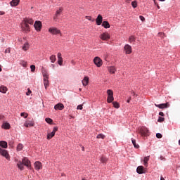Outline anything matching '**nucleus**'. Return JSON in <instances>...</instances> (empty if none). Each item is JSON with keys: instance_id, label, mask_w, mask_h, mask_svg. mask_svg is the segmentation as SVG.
Returning <instances> with one entry per match:
<instances>
[{"instance_id": "f257e3e1", "label": "nucleus", "mask_w": 180, "mask_h": 180, "mask_svg": "<svg viewBox=\"0 0 180 180\" xmlns=\"http://www.w3.org/2000/svg\"><path fill=\"white\" fill-rule=\"evenodd\" d=\"M107 94H108L107 102L108 103H112V102L115 101V98L113 97V91H112L111 89H108L107 91Z\"/></svg>"}, {"instance_id": "f03ea898", "label": "nucleus", "mask_w": 180, "mask_h": 180, "mask_svg": "<svg viewBox=\"0 0 180 180\" xmlns=\"http://www.w3.org/2000/svg\"><path fill=\"white\" fill-rule=\"evenodd\" d=\"M0 154L1 155H2V157H5L8 160V161L11 160V156L9 155V153L7 150L0 148Z\"/></svg>"}, {"instance_id": "7ed1b4c3", "label": "nucleus", "mask_w": 180, "mask_h": 180, "mask_svg": "<svg viewBox=\"0 0 180 180\" xmlns=\"http://www.w3.org/2000/svg\"><path fill=\"white\" fill-rule=\"evenodd\" d=\"M94 63L96 65V67H102V64L103 63L102 62V59H101V58L98 56L94 58Z\"/></svg>"}, {"instance_id": "20e7f679", "label": "nucleus", "mask_w": 180, "mask_h": 180, "mask_svg": "<svg viewBox=\"0 0 180 180\" xmlns=\"http://www.w3.org/2000/svg\"><path fill=\"white\" fill-rule=\"evenodd\" d=\"M100 39L103 41H108L109 39H110V35L108 33V32H105L100 35Z\"/></svg>"}, {"instance_id": "39448f33", "label": "nucleus", "mask_w": 180, "mask_h": 180, "mask_svg": "<svg viewBox=\"0 0 180 180\" xmlns=\"http://www.w3.org/2000/svg\"><path fill=\"white\" fill-rule=\"evenodd\" d=\"M49 32L52 34H60L61 36V31H60V30L57 29L56 27L49 28Z\"/></svg>"}, {"instance_id": "423d86ee", "label": "nucleus", "mask_w": 180, "mask_h": 180, "mask_svg": "<svg viewBox=\"0 0 180 180\" xmlns=\"http://www.w3.org/2000/svg\"><path fill=\"white\" fill-rule=\"evenodd\" d=\"M140 133L141 136H148V129L146 127H143L140 129Z\"/></svg>"}, {"instance_id": "0eeeda50", "label": "nucleus", "mask_w": 180, "mask_h": 180, "mask_svg": "<svg viewBox=\"0 0 180 180\" xmlns=\"http://www.w3.org/2000/svg\"><path fill=\"white\" fill-rule=\"evenodd\" d=\"M155 106H156V108H159V109H167L169 106V103L155 104Z\"/></svg>"}, {"instance_id": "6e6552de", "label": "nucleus", "mask_w": 180, "mask_h": 180, "mask_svg": "<svg viewBox=\"0 0 180 180\" xmlns=\"http://www.w3.org/2000/svg\"><path fill=\"white\" fill-rule=\"evenodd\" d=\"M124 50L126 53V54H131V46L129 45V44H126L124 47Z\"/></svg>"}, {"instance_id": "1a4fd4ad", "label": "nucleus", "mask_w": 180, "mask_h": 180, "mask_svg": "<svg viewBox=\"0 0 180 180\" xmlns=\"http://www.w3.org/2000/svg\"><path fill=\"white\" fill-rule=\"evenodd\" d=\"M34 27L35 28V30L40 32V30H41V22L36 21L34 24Z\"/></svg>"}, {"instance_id": "9d476101", "label": "nucleus", "mask_w": 180, "mask_h": 180, "mask_svg": "<svg viewBox=\"0 0 180 180\" xmlns=\"http://www.w3.org/2000/svg\"><path fill=\"white\" fill-rule=\"evenodd\" d=\"M96 25L98 26H101V25H102V22H103V18L102 17V15H101V14H99L96 19Z\"/></svg>"}, {"instance_id": "9b49d317", "label": "nucleus", "mask_w": 180, "mask_h": 180, "mask_svg": "<svg viewBox=\"0 0 180 180\" xmlns=\"http://www.w3.org/2000/svg\"><path fill=\"white\" fill-rule=\"evenodd\" d=\"M21 162L25 166L27 167V168H30V162L27 158H22Z\"/></svg>"}, {"instance_id": "f8f14e48", "label": "nucleus", "mask_w": 180, "mask_h": 180, "mask_svg": "<svg viewBox=\"0 0 180 180\" xmlns=\"http://www.w3.org/2000/svg\"><path fill=\"white\" fill-rule=\"evenodd\" d=\"M22 30L24 32H26V33H27V32H30V27H29V25L26 22H24L22 24Z\"/></svg>"}, {"instance_id": "ddd939ff", "label": "nucleus", "mask_w": 180, "mask_h": 180, "mask_svg": "<svg viewBox=\"0 0 180 180\" xmlns=\"http://www.w3.org/2000/svg\"><path fill=\"white\" fill-rule=\"evenodd\" d=\"M56 110H63L64 109V105L63 103H58L54 106Z\"/></svg>"}, {"instance_id": "4468645a", "label": "nucleus", "mask_w": 180, "mask_h": 180, "mask_svg": "<svg viewBox=\"0 0 180 180\" xmlns=\"http://www.w3.org/2000/svg\"><path fill=\"white\" fill-rule=\"evenodd\" d=\"M34 168L35 169H37V171H39V169H41V168H43V166L41 165V162H35Z\"/></svg>"}, {"instance_id": "2eb2a0df", "label": "nucleus", "mask_w": 180, "mask_h": 180, "mask_svg": "<svg viewBox=\"0 0 180 180\" xmlns=\"http://www.w3.org/2000/svg\"><path fill=\"white\" fill-rule=\"evenodd\" d=\"M82 82L83 86H86V85H88V84H89V77H84V78L83 79Z\"/></svg>"}, {"instance_id": "dca6fc26", "label": "nucleus", "mask_w": 180, "mask_h": 180, "mask_svg": "<svg viewBox=\"0 0 180 180\" xmlns=\"http://www.w3.org/2000/svg\"><path fill=\"white\" fill-rule=\"evenodd\" d=\"M1 128L4 129L5 130H9V129H11V124L8 122H4L3 123Z\"/></svg>"}, {"instance_id": "f3484780", "label": "nucleus", "mask_w": 180, "mask_h": 180, "mask_svg": "<svg viewBox=\"0 0 180 180\" xmlns=\"http://www.w3.org/2000/svg\"><path fill=\"white\" fill-rule=\"evenodd\" d=\"M0 147H2V148H8V142L5 141H0Z\"/></svg>"}, {"instance_id": "a211bd4d", "label": "nucleus", "mask_w": 180, "mask_h": 180, "mask_svg": "<svg viewBox=\"0 0 180 180\" xmlns=\"http://www.w3.org/2000/svg\"><path fill=\"white\" fill-rule=\"evenodd\" d=\"M136 172L138 174H144V167L139 166L136 169Z\"/></svg>"}, {"instance_id": "6ab92c4d", "label": "nucleus", "mask_w": 180, "mask_h": 180, "mask_svg": "<svg viewBox=\"0 0 180 180\" xmlns=\"http://www.w3.org/2000/svg\"><path fill=\"white\" fill-rule=\"evenodd\" d=\"M19 2H20V0H12L10 2V5H11V6H18V5H19Z\"/></svg>"}, {"instance_id": "aec40b11", "label": "nucleus", "mask_w": 180, "mask_h": 180, "mask_svg": "<svg viewBox=\"0 0 180 180\" xmlns=\"http://www.w3.org/2000/svg\"><path fill=\"white\" fill-rule=\"evenodd\" d=\"M108 70L110 74H115L116 72V68L113 66L108 67Z\"/></svg>"}, {"instance_id": "412c9836", "label": "nucleus", "mask_w": 180, "mask_h": 180, "mask_svg": "<svg viewBox=\"0 0 180 180\" xmlns=\"http://www.w3.org/2000/svg\"><path fill=\"white\" fill-rule=\"evenodd\" d=\"M102 26L105 29H109V27H110V24H109V22L108 21H103L102 23Z\"/></svg>"}, {"instance_id": "4be33fe9", "label": "nucleus", "mask_w": 180, "mask_h": 180, "mask_svg": "<svg viewBox=\"0 0 180 180\" xmlns=\"http://www.w3.org/2000/svg\"><path fill=\"white\" fill-rule=\"evenodd\" d=\"M23 163L22 162V161H18V162L17 163V167L19 169H20V171H23L24 169V167H23Z\"/></svg>"}, {"instance_id": "5701e85b", "label": "nucleus", "mask_w": 180, "mask_h": 180, "mask_svg": "<svg viewBox=\"0 0 180 180\" xmlns=\"http://www.w3.org/2000/svg\"><path fill=\"white\" fill-rule=\"evenodd\" d=\"M24 126L25 127H32L33 126H34V123H33V122H25L24 124Z\"/></svg>"}, {"instance_id": "b1692460", "label": "nucleus", "mask_w": 180, "mask_h": 180, "mask_svg": "<svg viewBox=\"0 0 180 180\" xmlns=\"http://www.w3.org/2000/svg\"><path fill=\"white\" fill-rule=\"evenodd\" d=\"M42 75L44 77V79H49V73L47 72V70H46V69H42Z\"/></svg>"}, {"instance_id": "393cba45", "label": "nucleus", "mask_w": 180, "mask_h": 180, "mask_svg": "<svg viewBox=\"0 0 180 180\" xmlns=\"http://www.w3.org/2000/svg\"><path fill=\"white\" fill-rule=\"evenodd\" d=\"M30 47V45H29V42H26L22 46V50H24V51H27V50H29Z\"/></svg>"}, {"instance_id": "a878e982", "label": "nucleus", "mask_w": 180, "mask_h": 180, "mask_svg": "<svg viewBox=\"0 0 180 180\" xmlns=\"http://www.w3.org/2000/svg\"><path fill=\"white\" fill-rule=\"evenodd\" d=\"M64 11V8L63 7H60L56 12L55 15H56V16H58L60 15H61V13H63V11Z\"/></svg>"}, {"instance_id": "bb28decb", "label": "nucleus", "mask_w": 180, "mask_h": 180, "mask_svg": "<svg viewBox=\"0 0 180 180\" xmlns=\"http://www.w3.org/2000/svg\"><path fill=\"white\" fill-rule=\"evenodd\" d=\"M8 91V88L5 86H1L0 87V92L2 94H6V91Z\"/></svg>"}, {"instance_id": "cd10ccee", "label": "nucleus", "mask_w": 180, "mask_h": 180, "mask_svg": "<svg viewBox=\"0 0 180 180\" xmlns=\"http://www.w3.org/2000/svg\"><path fill=\"white\" fill-rule=\"evenodd\" d=\"M24 23H27V25H33V20L32 18H25Z\"/></svg>"}, {"instance_id": "c85d7f7f", "label": "nucleus", "mask_w": 180, "mask_h": 180, "mask_svg": "<svg viewBox=\"0 0 180 180\" xmlns=\"http://www.w3.org/2000/svg\"><path fill=\"white\" fill-rule=\"evenodd\" d=\"M44 85L45 86V89H47V86L50 85V82H49V79H44Z\"/></svg>"}, {"instance_id": "c756f323", "label": "nucleus", "mask_w": 180, "mask_h": 180, "mask_svg": "<svg viewBox=\"0 0 180 180\" xmlns=\"http://www.w3.org/2000/svg\"><path fill=\"white\" fill-rule=\"evenodd\" d=\"M100 161H101V162H102V164H106V162H108V158H106L105 157L102 156L100 158Z\"/></svg>"}, {"instance_id": "7c9ffc66", "label": "nucleus", "mask_w": 180, "mask_h": 180, "mask_svg": "<svg viewBox=\"0 0 180 180\" xmlns=\"http://www.w3.org/2000/svg\"><path fill=\"white\" fill-rule=\"evenodd\" d=\"M50 60H51V63H56V60H57V58H56V55H52L50 56Z\"/></svg>"}, {"instance_id": "2f4dec72", "label": "nucleus", "mask_w": 180, "mask_h": 180, "mask_svg": "<svg viewBox=\"0 0 180 180\" xmlns=\"http://www.w3.org/2000/svg\"><path fill=\"white\" fill-rule=\"evenodd\" d=\"M129 43H133V41H136V37L133 35L130 36L129 38Z\"/></svg>"}, {"instance_id": "473e14b6", "label": "nucleus", "mask_w": 180, "mask_h": 180, "mask_svg": "<svg viewBox=\"0 0 180 180\" xmlns=\"http://www.w3.org/2000/svg\"><path fill=\"white\" fill-rule=\"evenodd\" d=\"M150 160V157H145L144 159H143V162H144V165L145 167H147V162H148Z\"/></svg>"}, {"instance_id": "72a5a7b5", "label": "nucleus", "mask_w": 180, "mask_h": 180, "mask_svg": "<svg viewBox=\"0 0 180 180\" xmlns=\"http://www.w3.org/2000/svg\"><path fill=\"white\" fill-rule=\"evenodd\" d=\"M131 142L135 148H139V147H140L137 143H136L135 139H131Z\"/></svg>"}, {"instance_id": "f704fd0d", "label": "nucleus", "mask_w": 180, "mask_h": 180, "mask_svg": "<svg viewBox=\"0 0 180 180\" xmlns=\"http://www.w3.org/2000/svg\"><path fill=\"white\" fill-rule=\"evenodd\" d=\"M22 149H23V145L22 143H19L17 146V150L22 151Z\"/></svg>"}, {"instance_id": "c9c22d12", "label": "nucleus", "mask_w": 180, "mask_h": 180, "mask_svg": "<svg viewBox=\"0 0 180 180\" xmlns=\"http://www.w3.org/2000/svg\"><path fill=\"white\" fill-rule=\"evenodd\" d=\"M112 105H113L114 108H115L116 109H119V108H120L119 103H117L116 101L112 102Z\"/></svg>"}, {"instance_id": "e433bc0d", "label": "nucleus", "mask_w": 180, "mask_h": 180, "mask_svg": "<svg viewBox=\"0 0 180 180\" xmlns=\"http://www.w3.org/2000/svg\"><path fill=\"white\" fill-rule=\"evenodd\" d=\"M54 137V135H53V132L47 134V139L51 140V139H53Z\"/></svg>"}, {"instance_id": "4c0bfd02", "label": "nucleus", "mask_w": 180, "mask_h": 180, "mask_svg": "<svg viewBox=\"0 0 180 180\" xmlns=\"http://www.w3.org/2000/svg\"><path fill=\"white\" fill-rule=\"evenodd\" d=\"M45 121L46 122V123H49V124H51V123H53V120L51 118H46Z\"/></svg>"}, {"instance_id": "58836bf2", "label": "nucleus", "mask_w": 180, "mask_h": 180, "mask_svg": "<svg viewBox=\"0 0 180 180\" xmlns=\"http://www.w3.org/2000/svg\"><path fill=\"white\" fill-rule=\"evenodd\" d=\"M58 130V127H55L52 131V136H56V132Z\"/></svg>"}, {"instance_id": "ea45409f", "label": "nucleus", "mask_w": 180, "mask_h": 180, "mask_svg": "<svg viewBox=\"0 0 180 180\" xmlns=\"http://www.w3.org/2000/svg\"><path fill=\"white\" fill-rule=\"evenodd\" d=\"M96 139H102L103 140L105 139V135H103V134H100L97 135Z\"/></svg>"}, {"instance_id": "a19ab883", "label": "nucleus", "mask_w": 180, "mask_h": 180, "mask_svg": "<svg viewBox=\"0 0 180 180\" xmlns=\"http://www.w3.org/2000/svg\"><path fill=\"white\" fill-rule=\"evenodd\" d=\"M131 6L133 8H137V1H134L131 2Z\"/></svg>"}, {"instance_id": "79ce46f5", "label": "nucleus", "mask_w": 180, "mask_h": 180, "mask_svg": "<svg viewBox=\"0 0 180 180\" xmlns=\"http://www.w3.org/2000/svg\"><path fill=\"white\" fill-rule=\"evenodd\" d=\"M20 116H22V117H25V119H26V118H27V116H29V115L25 112H21Z\"/></svg>"}, {"instance_id": "37998d69", "label": "nucleus", "mask_w": 180, "mask_h": 180, "mask_svg": "<svg viewBox=\"0 0 180 180\" xmlns=\"http://www.w3.org/2000/svg\"><path fill=\"white\" fill-rule=\"evenodd\" d=\"M164 120H165V119L162 117H158V122H159L160 123L164 122Z\"/></svg>"}, {"instance_id": "c03bdc74", "label": "nucleus", "mask_w": 180, "mask_h": 180, "mask_svg": "<svg viewBox=\"0 0 180 180\" xmlns=\"http://www.w3.org/2000/svg\"><path fill=\"white\" fill-rule=\"evenodd\" d=\"M58 64L63 65V58L58 59Z\"/></svg>"}, {"instance_id": "a18cd8bd", "label": "nucleus", "mask_w": 180, "mask_h": 180, "mask_svg": "<svg viewBox=\"0 0 180 180\" xmlns=\"http://www.w3.org/2000/svg\"><path fill=\"white\" fill-rule=\"evenodd\" d=\"M30 68H31V71H32V72H34V70H36V66H35L34 65H32L30 66Z\"/></svg>"}, {"instance_id": "49530a36", "label": "nucleus", "mask_w": 180, "mask_h": 180, "mask_svg": "<svg viewBox=\"0 0 180 180\" xmlns=\"http://www.w3.org/2000/svg\"><path fill=\"white\" fill-rule=\"evenodd\" d=\"M157 139H162V134L158 133L156 134Z\"/></svg>"}, {"instance_id": "de8ad7c7", "label": "nucleus", "mask_w": 180, "mask_h": 180, "mask_svg": "<svg viewBox=\"0 0 180 180\" xmlns=\"http://www.w3.org/2000/svg\"><path fill=\"white\" fill-rule=\"evenodd\" d=\"M77 109L79 110H82V109H83L82 105H77Z\"/></svg>"}, {"instance_id": "09e8293b", "label": "nucleus", "mask_w": 180, "mask_h": 180, "mask_svg": "<svg viewBox=\"0 0 180 180\" xmlns=\"http://www.w3.org/2000/svg\"><path fill=\"white\" fill-rule=\"evenodd\" d=\"M139 19H140L142 22H144V20H146V18H145L143 15H140V16H139Z\"/></svg>"}, {"instance_id": "8fccbe9b", "label": "nucleus", "mask_w": 180, "mask_h": 180, "mask_svg": "<svg viewBox=\"0 0 180 180\" xmlns=\"http://www.w3.org/2000/svg\"><path fill=\"white\" fill-rule=\"evenodd\" d=\"M30 94H32V91L30 90V89H28L27 92L26 93V95H27L29 96V95H30Z\"/></svg>"}, {"instance_id": "3c124183", "label": "nucleus", "mask_w": 180, "mask_h": 180, "mask_svg": "<svg viewBox=\"0 0 180 180\" xmlns=\"http://www.w3.org/2000/svg\"><path fill=\"white\" fill-rule=\"evenodd\" d=\"M63 58L61 56V53H58V59Z\"/></svg>"}, {"instance_id": "603ef678", "label": "nucleus", "mask_w": 180, "mask_h": 180, "mask_svg": "<svg viewBox=\"0 0 180 180\" xmlns=\"http://www.w3.org/2000/svg\"><path fill=\"white\" fill-rule=\"evenodd\" d=\"M58 18V16H57V15L55 14V16H53V20H55V21L56 22Z\"/></svg>"}, {"instance_id": "864d4df0", "label": "nucleus", "mask_w": 180, "mask_h": 180, "mask_svg": "<svg viewBox=\"0 0 180 180\" xmlns=\"http://www.w3.org/2000/svg\"><path fill=\"white\" fill-rule=\"evenodd\" d=\"M86 19H87L88 20H92V18H91L90 16H86Z\"/></svg>"}, {"instance_id": "5fc2aeb1", "label": "nucleus", "mask_w": 180, "mask_h": 180, "mask_svg": "<svg viewBox=\"0 0 180 180\" xmlns=\"http://www.w3.org/2000/svg\"><path fill=\"white\" fill-rule=\"evenodd\" d=\"M8 146H13V141H11L9 143H8Z\"/></svg>"}, {"instance_id": "6e6d98bb", "label": "nucleus", "mask_w": 180, "mask_h": 180, "mask_svg": "<svg viewBox=\"0 0 180 180\" xmlns=\"http://www.w3.org/2000/svg\"><path fill=\"white\" fill-rule=\"evenodd\" d=\"M130 101H131V97H129V98L127 101V103H130Z\"/></svg>"}, {"instance_id": "4d7b16f0", "label": "nucleus", "mask_w": 180, "mask_h": 180, "mask_svg": "<svg viewBox=\"0 0 180 180\" xmlns=\"http://www.w3.org/2000/svg\"><path fill=\"white\" fill-rule=\"evenodd\" d=\"M159 115H160V116H164V112H159Z\"/></svg>"}, {"instance_id": "13d9d810", "label": "nucleus", "mask_w": 180, "mask_h": 180, "mask_svg": "<svg viewBox=\"0 0 180 180\" xmlns=\"http://www.w3.org/2000/svg\"><path fill=\"white\" fill-rule=\"evenodd\" d=\"M0 15H5V12H4V11H0Z\"/></svg>"}, {"instance_id": "bf43d9fd", "label": "nucleus", "mask_w": 180, "mask_h": 180, "mask_svg": "<svg viewBox=\"0 0 180 180\" xmlns=\"http://www.w3.org/2000/svg\"><path fill=\"white\" fill-rule=\"evenodd\" d=\"M164 34L162 33V32H160L159 34H158V35L159 36H162Z\"/></svg>"}, {"instance_id": "052dcab7", "label": "nucleus", "mask_w": 180, "mask_h": 180, "mask_svg": "<svg viewBox=\"0 0 180 180\" xmlns=\"http://www.w3.org/2000/svg\"><path fill=\"white\" fill-rule=\"evenodd\" d=\"M130 1L131 0H126V2H127V4H130Z\"/></svg>"}, {"instance_id": "680f3d73", "label": "nucleus", "mask_w": 180, "mask_h": 180, "mask_svg": "<svg viewBox=\"0 0 180 180\" xmlns=\"http://www.w3.org/2000/svg\"><path fill=\"white\" fill-rule=\"evenodd\" d=\"M160 180H165V179H164V177L161 176Z\"/></svg>"}, {"instance_id": "e2e57ef3", "label": "nucleus", "mask_w": 180, "mask_h": 180, "mask_svg": "<svg viewBox=\"0 0 180 180\" xmlns=\"http://www.w3.org/2000/svg\"><path fill=\"white\" fill-rule=\"evenodd\" d=\"M4 118V116L0 115V120H2Z\"/></svg>"}, {"instance_id": "0e129e2a", "label": "nucleus", "mask_w": 180, "mask_h": 180, "mask_svg": "<svg viewBox=\"0 0 180 180\" xmlns=\"http://www.w3.org/2000/svg\"><path fill=\"white\" fill-rule=\"evenodd\" d=\"M82 151H85V148L84 146L82 148Z\"/></svg>"}, {"instance_id": "69168bd1", "label": "nucleus", "mask_w": 180, "mask_h": 180, "mask_svg": "<svg viewBox=\"0 0 180 180\" xmlns=\"http://www.w3.org/2000/svg\"><path fill=\"white\" fill-rule=\"evenodd\" d=\"M132 95L136 96V93H134V91H132Z\"/></svg>"}, {"instance_id": "338daca9", "label": "nucleus", "mask_w": 180, "mask_h": 180, "mask_svg": "<svg viewBox=\"0 0 180 180\" xmlns=\"http://www.w3.org/2000/svg\"><path fill=\"white\" fill-rule=\"evenodd\" d=\"M27 64L26 63L23 64V67H26Z\"/></svg>"}, {"instance_id": "774afa93", "label": "nucleus", "mask_w": 180, "mask_h": 180, "mask_svg": "<svg viewBox=\"0 0 180 180\" xmlns=\"http://www.w3.org/2000/svg\"><path fill=\"white\" fill-rule=\"evenodd\" d=\"M1 71H2V68H1V65H0V72Z\"/></svg>"}]
</instances>
